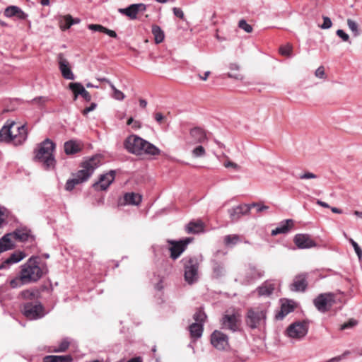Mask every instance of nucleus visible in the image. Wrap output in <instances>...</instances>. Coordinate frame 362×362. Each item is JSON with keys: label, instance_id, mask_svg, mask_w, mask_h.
I'll return each mask as SVG.
<instances>
[{"label": "nucleus", "instance_id": "1", "mask_svg": "<svg viewBox=\"0 0 362 362\" xmlns=\"http://www.w3.org/2000/svg\"><path fill=\"white\" fill-rule=\"evenodd\" d=\"M124 146L129 153L136 156H158L161 152L154 144L135 134L124 140Z\"/></svg>", "mask_w": 362, "mask_h": 362}, {"label": "nucleus", "instance_id": "2", "mask_svg": "<svg viewBox=\"0 0 362 362\" xmlns=\"http://www.w3.org/2000/svg\"><path fill=\"white\" fill-rule=\"evenodd\" d=\"M56 144L49 139L40 143L35 149L34 160L42 163L45 170H50L55 168L56 159L53 155Z\"/></svg>", "mask_w": 362, "mask_h": 362}, {"label": "nucleus", "instance_id": "3", "mask_svg": "<svg viewBox=\"0 0 362 362\" xmlns=\"http://www.w3.org/2000/svg\"><path fill=\"white\" fill-rule=\"evenodd\" d=\"M20 274L22 279L27 284L37 282L43 276V270L40 266V258L33 256L21 266Z\"/></svg>", "mask_w": 362, "mask_h": 362}, {"label": "nucleus", "instance_id": "4", "mask_svg": "<svg viewBox=\"0 0 362 362\" xmlns=\"http://www.w3.org/2000/svg\"><path fill=\"white\" fill-rule=\"evenodd\" d=\"M267 309L262 306H256L247 309L245 322L252 329H259L266 323Z\"/></svg>", "mask_w": 362, "mask_h": 362}, {"label": "nucleus", "instance_id": "5", "mask_svg": "<svg viewBox=\"0 0 362 362\" xmlns=\"http://www.w3.org/2000/svg\"><path fill=\"white\" fill-rule=\"evenodd\" d=\"M101 164L100 155L95 154L91 157H88L81 163L80 167L81 169L74 173V176L78 179L81 183L86 182Z\"/></svg>", "mask_w": 362, "mask_h": 362}, {"label": "nucleus", "instance_id": "6", "mask_svg": "<svg viewBox=\"0 0 362 362\" xmlns=\"http://www.w3.org/2000/svg\"><path fill=\"white\" fill-rule=\"evenodd\" d=\"M16 245L21 244L23 249H34L37 247V241L32 230L27 227L17 228L12 232Z\"/></svg>", "mask_w": 362, "mask_h": 362}, {"label": "nucleus", "instance_id": "7", "mask_svg": "<svg viewBox=\"0 0 362 362\" xmlns=\"http://www.w3.org/2000/svg\"><path fill=\"white\" fill-rule=\"evenodd\" d=\"M337 300L336 293L328 292L318 295L313 300V303L318 311L325 313L329 311Z\"/></svg>", "mask_w": 362, "mask_h": 362}, {"label": "nucleus", "instance_id": "8", "mask_svg": "<svg viewBox=\"0 0 362 362\" xmlns=\"http://www.w3.org/2000/svg\"><path fill=\"white\" fill-rule=\"evenodd\" d=\"M22 313L26 318L30 320L40 319L46 315L45 308L40 302L25 303Z\"/></svg>", "mask_w": 362, "mask_h": 362}, {"label": "nucleus", "instance_id": "9", "mask_svg": "<svg viewBox=\"0 0 362 362\" xmlns=\"http://www.w3.org/2000/svg\"><path fill=\"white\" fill-rule=\"evenodd\" d=\"M199 261L196 257H189L185 263V279L189 284L198 280Z\"/></svg>", "mask_w": 362, "mask_h": 362}, {"label": "nucleus", "instance_id": "10", "mask_svg": "<svg viewBox=\"0 0 362 362\" xmlns=\"http://www.w3.org/2000/svg\"><path fill=\"white\" fill-rule=\"evenodd\" d=\"M293 241L298 249H309L311 247H320L317 239L308 233H298L294 236Z\"/></svg>", "mask_w": 362, "mask_h": 362}, {"label": "nucleus", "instance_id": "11", "mask_svg": "<svg viewBox=\"0 0 362 362\" xmlns=\"http://www.w3.org/2000/svg\"><path fill=\"white\" fill-rule=\"evenodd\" d=\"M308 332V325L306 322H296L290 325L287 329V335L293 339H301Z\"/></svg>", "mask_w": 362, "mask_h": 362}, {"label": "nucleus", "instance_id": "12", "mask_svg": "<svg viewBox=\"0 0 362 362\" xmlns=\"http://www.w3.org/2000/svg\"><path fill=\"white\" fill-rule=\"evenodd\" d=\"M116 171L111 170L108 173L100 175L98 182L93 184L92 187L96 191H105L115 180Z\"/></svg>", "mask_w": 362, "mask_h": 362}, {"label": "nucleus", "instance_id": "13", "mask_svg": "<svg viewBox=\"0 0 362 362\" xmlns=\"http://www.w3.org/2000/svg\"><path fill=\"white\" fill-rule=\"evenodd\" d=\"M221 327L223 329L235 332L240 330V321L235 314L224 315L221 321Z\"/></svg>", "mask_w": 362, "mask_h": 362}, {"label": "nucleus", "instance_id": "14", "mask_svg": "<svg viewBox=\"0 0 362 362\" xmlns=\"http://www.w3.org/2000/svg\"><path fill=\"white\" fill-rule=\"evenodd\" d=\"M211 343L218 350H226L229 346L228 336L218 330H215L211 334Z\"/></svg>", "mask_w": 362, "mask_h": 362}, {"label": "nucleus", "instance_id": "15", "mask_svg": "<svg viewBox=\"0 0 362 362\" xmlns=\"http://www.w3.org/2000/svg\"><path fill=\"white\" fill-rule=\"evenodd\" d=\"M228 213L232 223L237 222L243 216L250 213V206L247 204H240L228 210Z\"/></svg>", "mask_w": 362, "mask_h": 362}, {"label": "nucleus", "instance_id": "16", "mask_svg": "<svg viewBox=\"0 0 362 362\" xmlns=\"http://www.w3.org/2000/svg\"><path fill=\"white\" fill-rule=\"evenodd\" d=\"M307 278V273H303L296 276L293 283L290 285V289L296 292L305 291L308 286Z\"/></svg>", "mask_w": 362, "mask_h": 362}, {"label": "nucleus", "instance_id": "17", "mask_svg": "<svg viewBox=\"0 0 362 362\" xmlns=\"http://www.w3.org/2000/svg\"><path fill=\"white\" fill-rule=\"evenodd\" d=\"M59 69L62 73V76L67 80H74L75 76L72 72L69 62L64 58L63 54L60 53L58 55Z\"/></svg>", "mask_w": 362, "mask_h": 362}, {"label": "nucleus", "instance_id": "18", "mask_svg": "<svg viewBox=\"0 0 362 362\" xmlns=\"http://www.w3.org/2000/svg\"><path fill=\"white\" fill-rule=\"evenodd\" d=\"M193 240L194 238L192 237H186L178 240H168V245L165 246V248L161 247L160 249H185Z\"/></svg>", "mask_w": 362, "mask_h": 362}, {"label": "nucleus", "instance_id": "19", "mask_svg": "<svg viewBox=\"0 0 362 362\" xmlns=\"http://www.w3.org/2000/svg\"><path fill=\"white\" fill-rule=\"evenodd\" d=\"M293 226V221L292 219L284 220L279 223L276 228L272 230L271 235L275 236L279 234H286L289 232Z\"/></svg>", "mask_w": 362, "mask_h": 362}, {"label": "nucleus", "instance_id": "20", "mask_svg": "<svg viewBox=\"0 0 362 362\" xmlns=\"http://www.w3.org/2000/svg\"><path fill=\"white\" fill-rule=\"evenodd\" d=\"M294 305L292 301L287 300L283 303L281 306V309L276 313L275 319L276 320H283L288 314L293 311Z\"/></svg>", "mask_w": 362, "mask_h": 362}, {"label": "nucleus", "instance_id": "21", "mask_svg": "<svg viewBox=\"0 0 362 362\" xmlns=\"http://www.w3.org/2000/svg\"><path fill=\"white\" fill-rule=\"evenodd\" d=\"M185 230L187 233L198 234L204 232V225L201 220L190 221L185 226Z\"/></svg>", "mask_w": 362, "mask_h": 362}, {"label": "nucleus", "instance_id": "22", "mask_svg": "<svg viewBox=\"0 0 362 362\" xmlns=\"http://www.w3.org/2000/svg\"><path fill=\"white\" fill-rule=\"evenodd\" d=\"M262 276V272L261 271L257 270L255 267L250 266L248 269L245 271V284H250L252 281L260 278Z\"/></svg>", "mask_w": 362, "mask_h": 362}, {"label": "nucleus", "instance_id": "23", "mask_svg": "<svg viewBox=\"0 0 362 362\" xmlns=\"http://www.w3.org/2000/svg\"><path fill=\"white\" fill-rule=\"evenodd\" d=\"M64 152L66 155H74L82 150L80 144L75 140H69L64 143Z\"/></svg>", "mask_w": 362, "mask_h": 362}, {"label": "nucleus", "instance_id": "24", "mask_svg": "<svg viewBox=\"0 0 362 362\" xmlns=\"http://www.w3.org/2000/svg\"><path fill=\"white\" fill-rule=\"evenodd\" d=\"M142 201V197L134 192H127L124 195V203L128 205L138 206Z\"/></svg>", "mask_w": 362, "mask_h": 362}, {"label": "nucleus", "instance_id": "25", "mask_svg": "<svg viewBox=\"0 0 362 362\" xmlns=\"http://www.w3.org/2000/svg\"><path fill=\"white\" fill-rule=\"evenodd\" d=\"M18 247L13 240L12 233H7L0 238V249H14Z\"/></svg>", "mask_w": 362, "mask_h": 362}, {"label": "nucleus", "instance_id": "26", "mask_svg": "<svg viewBox=\"0 0 362 362\" xmlns=\"http://www.w3.org/2000/svg\"><path fill=\"white\" fill-rule=\"evenodd\" d=\"M189 134L195 143H203L206 139L205 132L200 127L192 128Z\"/></svg>", "mask_w": 362, "mask_h": 362}, {"label": "nucleus", "instance_id": "27", "mask_svg": "<svg viewBox=\"0 0 362 362\" xmlns=\"http://www.w3.org/2000/svg\"><path fill=\"white\" fill-rule=\"evenodd\" d=\"M25 257L26 255L21 250H16L9 256V257L4 260L3 264H4V267H6V265L16 264L21 261Z\"/></svg>", "mask_w": 362, "mask_h": 362}, {"label": "nucleus", "instance_id": "28", "mask_svg": "<svg viewBox=\"0 0 362 362\" xmlns=\"http://www.w3.org/2000/svg\"><path fill=\"white\" fill-rule=\"evenodd\" d=\"M275 288V285L271 281H265L261 286L257 288L258 294L261 296H270Z\"/></svg>", "mask_w": 362, "mask_h": 362}, {"label": "nucleus", "instance_id": "29", "mask_svg": "<svg viewBox=\"0 0 362 362\" xmlns=\"http://www.w3.org/2000/svg\"><path fill=\"white\" fill-rule=\"evenodd\" d=\"M189 331L190 332L191 337L194 339L200 338L204 331L203 325L201 323L194 322L189 326Z\"/></svg>", "mask_w": 362, "mask_h": 362}, {"label": "nucleus", "instance_id": "30", "mask_svg": "<svg viewBox=\"0 0 362 362\" xmlns=\"http://www.w3.org/2000/svg\"><path fill=\"white\" fill-rule=\"evenodd\" d=\"M119 12L123 15L127 16L132 20L136 19L138 14L135 4H131L124 8H119Z\"/></svg>", "mask_w": 362, "mask_h": 362}, {"label": "nucleus", "instance_id": "31", "mask_svg": "<svg viewBox=\"0 0 362 362\" xmlns=\"http://www.w3.org/2000/svg\"><path fill=\"white\" fill-rule=\"evenodd\" d=\"M73 360L71 356L65 355V356H55L50 355L46 356L43 358L44 362H71Z\"/></svg>", "mask_w": 362, "mask_h": 362}, {"label": "nucleus", "instance_id": "32", "mask_svg": "<svg viewBox=\"0 0 362 362\" xmlns=\"http://www.w3.org/2000/svg\"><path fill=\"white\" fill-rule=\"evenodd\" d=\"M18 131L19 135L13 136V139L12 140L15 146H20L23 144L27 139V133L25 132V126L22 125L21 127H18Z\"/></svg>", "mask_w": 362, "mask_h": 362}, {"label": "nucleus", "instance_id": "33", "mask_svg": "<svg viewBox=\"0 0 362 362\" xmlns=\"http://www.w3.org/2000/svg\"><path fill=\"white\" fill-rule=\"evenodd\" d=\"M151 32L154 36L155 42L156 44H160L164 40L165 34L159 25H153L151 28Z\"/></svg>", "mask_w": 362, "mask_h": 362}, {"label": "nucleus", "instance_id": "34", "mask_svg": "<svg viewBox=\"0 0 362 362\" xmlns=\"http://www.w3.org/2000/svg\"><path fill=\"white\" fill-rule=\"evenodd\" d=\"M40 292L37 289H25L20 293V296L25 300H35L39 296Z\"/></svg>", "mask_w": 362, "mask_h": 362}, {"label": "nucleus", "instance_id": "35", "mask_svg": "<svg viewBox=\"0 0 362 362\" xmlns=\"http://www.w3.org/2000/svg\"><path fill=\"white\" fill-rule=\"evenodd\" d=\"M224 243L227 247L235 246L238 243L240 242L241 237L237 234L227 235L224 237Z\"/></svg>", "mask_w": 362, "mask_h": 362}, {"label": "nucleus", "instance_id": "36", "mask_svg": "<svg viewBox=\"0 0 362 362\" xmlns=\"http://www.w3.org/2000/svg\"><path fill=\"white\" fill-rule=\"evenodd\" d=\"M13 136L11 132L10 127H3L0 130V140L6 143L11 142Z\"/></svg>", "mask_w": 362, "mask_h": 362}, {"label": "nucleus", "instance_id": "37", "mask_svg": "<svg viewBox=\"0 0 362 362\" xmlns=\"http://www.w3.org/2000/svg\"><path fill=\"white\" fill-rule=\"evenodd\" d=\"M207 316L202 308H199L195 313L193 315V319L195 323H201L204 325V323Z\"/></svg>", "mask_w": 362, "mask_h": 362}, {"label": "nucleus", "instance_id": "38", "mask_svg": "<svg viewBox=\"0 0 362 362\" xmlns=\"http://www.w3.org/2000/svg\"><path fill=\"white\" fill-rule=\"evenodd\" d=\"M279 52L283 56H286L288 58H292L293 57V46L290 44L282 45L279 48Z\"/></svg>", "mask_w": 362, "mask_h": 362}, {"label": "nucleus", "instance_id": "39", "mask_svg": "<svg viewBox=\"0 0 362 362\" xmlns=\"http://www.w3.org/2000/svg\"><path fill=\"white\" fill-rule=\"evenodd\" d=\"M214 274L216 278H219L224 274V268L222 264L218 263L216 259L213 260Z\"/></svg>", "mask_w": 362, "mask_h": 362}, {"label": "nucleus", "instance_id": "40", "mask_svg": "<svg viewBox=\"0 0 362 362\" xmlns=\"http://www.w3.org/2000/svg\"><path fill=\"white\" fill-rule=\"evenodd\" d=\"M69 89L73 92L74 95H81V90L84 88L83 86L79 82L70 83Z\"/></svg>", "mask_w": 362, "mask_h": 362}, {"label": "nucleus", "instance_id": "41", "mask_svg": "<svg viewBox=\"0 0 362 362\" xmlns=\"http://www.w3.org/2000/svg\"><path fill=\"white\" fill-rule=\"evenodd\" d=\"M24 284H27V283H25V281L22 279V276L21 274H19V276L16 277L9 281V285L12 288H20Z\"/></svg>", "mask_w": 362, "mask_h": 362}, {"label": "nucleus", "instance_id": "42", "mask_svg": "<svg viewBox=\"0 0 362 362\" xmlns=\"http://www.w3.org/2000/svg\"><path fill=\"white\" fill-rule=\"evenodd\" d=\"M347 25L349 28L351 30L353 35L354 37H357L360 35V30L356 22H355L351 18H349L347 20Z\"/></svg>", "mask_w": 362, "mask_h": 362}, {"label": "nucleus", "instance_id": "43", "mask_svg": "<svg viewBox=\"0 0 362 362\" xmlns=\"http://www.w3.org/2000/svg\"><path fill=\"white\" fill-rule=\"evenodd\" d=\"M20 7L17 6H9L4 10V16L7 18H12L16 16L18 13Z\"/></svg>", "mask_w": 362, "mask_h": 362}, {"label": "nucleus", "instance_id": "44", "mask_svg": "<svg viewBox=\"0 0 362 362\" xmlns=\"http://www.w3.org/2000/svg\"><path fill=\"white\" fill-rule=\"evenodd\" d=\"M70 345V341L68 338L64 339L59 344L58 347L55 348L54 352H64L66 351Z\"/></svg>", "mask_w": 362, "mask_h": 362}, {"label": "nucleus", "instance_id": "45", "mask_svg": "<svg viewBox=\"0 0 362 362\" xmlns=\"http://www.w3.org/2000/svg\"><path fill=\"white\" fill-rule=\"evenodd\" d=\"M81 182L75 176L74 178L69 179L65 185V189L66 191H71L76 185L81 184Z\"/></svg>", "mask_w": 362, "mask_h": 362}, {"label": "nucleus", "instance_id": "46", "mask_svg": "<svg viewBox=\"0 0 362 362\" xmlns=\"http://www.w3.org/2000/svg\"><path fill=\"white\" fill-rule=\"evenodd\" d=\"M358 325V320L351 318L348 320V322H344L340 326V330H345L348 329H352L355 326Z\"/></svg>", "mask_w": 362, "mask_h": 362}, {"label": "nucleus", "instance_id": "47", "mask_svg": "<svg viewBox=\"0 0 362 362\" xmlns=\"http://www.w3.org/2000/svg\"><path fill=\"white\" fill-rule=\"evenodd\" d=\"M49 100V98L46 96H39L34 98L30 100V103L37 104L40 107L45 105V104Z\"/></svg>", "mask_w": 362, "mask_h": 362}, {"label": "nucleus", "instance_id": "48", "mask_svg": "<svg viewBox=\"0 0 362 362\" xmlns=\"http://www.w3.org/2000/svg\"><path fill=\"white\" fill-rule=\"evenodd\" d=\"M206 154L204 148L202 146L195 147L192 151V155L195 158L203 157Z\"/></svg>", "mask_w": 362, "mask_h": 362}, {"label": "nucleus", "instance_id": "49", "mask_svg": "<svg viewBox=\"0 0 362 362\" xmlns=\"http://www.w3.org/2000/svg\"><path fill=\"white\" fill-rule=\"evenodd\" d=\"M238 27L245 31L247 33H250L252 31V28L250 25H249L247 21L244 19H241L238 23Z\"/></svg>", "mask_w": 362, "mask_h": 362}, {"label": "nucleus", "instance_id": "50", "mask_svg": "<svg viewBox=\"0 0 362 362\" xmlns=\"http://www.w3.org/2000/svg\"><path fill=\"white\" fill-rule=\"evenodd\" d=\"M71 21L68 18V15L63 17V19L60 21V28L63 30L69 29L71 25H69V23Z\"/></svg>", "mask_w": 362, "mask_h": 362}, {"label": "nucleus", "instance_id": "51", "mask_svg": "<svg viewBox=\"0 0 362 362\" xmlns=\"http://www.w3.org/2000/svg\"><path fill=\"white\" fill-rule=\"evenodd\" d=\"M247 206H250V211L251 210L252 208L255 207L257 209V212H258V213L262 212V211L269 209L268 206L261 204L259 203H252L250 204H247Z\"/></svg>", "mask_w": 362, "mask_h": 362}, {"label": "nucleus", "instance_id": "52", "mask_svg": "<svg viewBox=\"0 0 362 362\" xmlns=\"http://www.w3.org/2000/svg\"><path fill=\"white\" fill-rule=\"evenodd\" d=\"M298 179L300 180H308V179H315L317 177V175L311 173V172H305L303 174L299 175L298 177H296Z\"/></svg>", "mask_w": 362, "mask_h": 362}, {"label": "nucleus", "instance_id": "53", "mask_svg": "<svg viewBox=\"0 0 362 362\" xmlns=\"http://www.w3.org/2000/svg\"><path fill=\"white\" fill-rule=\"evenodd\" d=\"M336 34L338 37H339L344 42H351L349 41V35L343 30L339 29L337 30Z\"/></svg>", "mask_w": 362, "mask_h": 362}, {"label": "nucleus", "instance_id": "54", "mask_svg": "<svg viewBox=\"0 0 362 362\" xmlns=\"http://www.w3.org/2000/svg\"><path fill=\"white\" fill-rule=\"evenodd\" d=\"M322 18L323 23L320 25V28L325 30L330 28L332 25V23L330 18L327 16H323Z\"/></svg>", "mask_w": 362, "mask_h": 362}, {"label": "nucleus", "instance_id": "55", "mask_svg": "<svg viewBox=\"0 0 362 362\" xmlns=\"http://www.w3.org/2000/svg\"><path fill=\"white\" fill-rule=\"evenodd\" d=\"M88 29L89 30H91L93 31H98V32H100V33H103V30H104V28L105 27L101 25H98V24H90L88 25Z\"/></svg>", "mask_w": 362, "mask_h": 362}, {"label": "nucleus", "instance_id": "56", "mask_svg": "<svg viewBox=\"0 0 362 362\" xmlns=\"http://www.w3.org/2000/svg\"><path fill=\"white\" fill-rule=\"evenodd\" d=\"M6 208L0 207V227L6 221Z\"/></svg>", "mask_w": 362, "mask_h": 362}, {"label": "nucleus", "instance_id": "57", "mask_svg": "<svg viewBox=\"0 0 362 362\" xmlns=\"http://www.w3.org/2000/svg\"><path fill=\"white\" fill-rule=\"evenodd\" d=\"M96 107L97 104L95 103H92L89 107H87L82 110V114L83 115H87L89 112L93 111Z\"/></svg>", "mask_w": 362, "mask_h": 362}, {"label": "nucleus", "instance_id": "58", "mask_svg": "<svg viewBox=\"0 0 362 362\" xmlns=\"http://www.w3.org/2000/svg\"><path fill=\"white\" fill-rule=\"evenodd\" d=\"M173 12L176 17L180 18V19L184 18L185 15L182 10L180 8L174 7L173 8Z\"/></svg>", "mask_w": 362, "mask_h": 362}, {"label": "nucleus", "instance_id": "59", "mask_svg": "<svg viewBox=\"0 0 362 362\" xmlns=\"http://www.w3.org/2000/svg\"><path fill=\"white\" fill-rule=\"evenodd\" d=\"M315 76L320 78H325V69H324V67L323 66H320L318 67L316 71H315Z\"/></svg>", "mask_w": 362, "mask_h": 362}, {"label": "nucleus", "instance_id": "60", "mask_svg": "<svg viewBox=\"0 0 362 362\" xmlns=\"http://www.w3.org/2000/svg\"><path fill=\"white\" fill-rule=\"evenodd\" d=\"M113 93L114 98L117 100H122L124 98V94L117 89H115Z\"/></svg>", "mask_w": 362, "mask_h": 362}, {"label": "nucleus", "instance_id": "61", "mask_svg": "<svg viewBox=\"0 0 362 362\" xmlns=\"http://www.w3.org/2000/svg\"><path fill=\"white\" fill-rule=\"evenodd\" d=\"M81 96L83 97V98L87 101V102H89L92 99V97L90 95V94L89 93V92H88L85 88L83 89V90H81Z\"/></svg>", "mask_w": 362, "mask_h": 362}, {"label": "nucleus", "instance_id": "62", "mask_svg": "<svg viewBox=\"0 0 362 362\" xmlns=\"http://www.w3.org/2000/svg\"><path fill=\"white\" fill-rule=\"evenodd\" d=\"M103 33H105L106 35H109L110 37H111L112 38L117 37V34L116 33L115 31L110 30L105 27L104 28Z\"/></svg>", "mask_w": 362, "mask_h": 362}, {"label": "nucleus", "instance_id": "63", "mask_svg": "<svg viewBox=\"0 0 362 362\" xmlns=\"http://www.w3.org/2000/svg\"><path fill=\"white\" fill-rule=\"evenodd\" d=\"M185 250H170V257L173 259H177Z\"/></svg>", "mask_w": 362, "mask_h": 362}, {"label": "nucleus", "instance_id": "64", "mask_svg": "<svg viewBox=\"0 0 362 362\" xmlns=\"http://www.w3.org/2000/svg\"><path fill=\"white\" fill-rule=\"evenodd\" d=\"M18 11L19 12H18L16 16H17L19 19L25 20L28 17V15L25 13L21 8H19Z\"/></svg>", "mask_w": 362, "mask_h": 362}]
</instances>
